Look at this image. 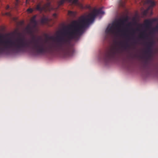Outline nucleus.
<instances>
[{
    "instance_id": "nucleus-1",
    "label": "nucleus",
    "mask_w": 158,
    "mask_h": 158,
    "mask_svg": "<svg viewBox=\"0 0 158 158\" xmlns=\"http://www.w3.org/2000/svg\"><path fill=\"white\" fill-rule=\"evenodd\" d=\"M64 34L67 39L60 36L55 38L47 35L46 40L44 43L39 41L40 38L35 40L33 35L32 40L28 41L23 38L7 37L12 33L7 34L5 36L0 33V55L9 52L18 53L31 48L38 55L55 51L68 56V29L64 31Z\"/></svg>"
},
{
    "instance_id": "nucleus-2",
    "label": "nucleus",
    "mask_w": 158,
    "mask_h": 158,
    "mask_svg": "<svg viewBox=\"0 0 158 158\" xmlns=\"http://www.w3.org/2000/svg\"><path fill=\"white\" fill-rule=\"evenodd\" d=\"M129 18L127 16L123 19H120L118 21L115 23H113L110 26H108L106 30V33L107 34H114L116 32V31L120 32V27L121 25H124L125 22L128 21Z\"/></svg>"
},
{
    "instance_id": "nucleus-3",
    "label": "nucleus",
    "mask_w": 158,
    "mask_h": 158,
    "mask_svg": "<svg viewBox=\"0 0 158 158\" xmlns=\"http://www.w3.org/2000/svg\"><path fill=\"white\" fill-rule=\"evenodd\" d=\"M118 53V50L115 48H112L108 52H105L103 55V59L106 63L111 61L114 60Z\"/></svg>"
},
{
    "instance_id": "nucleus-4",
    "label": "nucleus",
    "mask_w": 158,
    "mask_h": 158,
    "mask_svg": "<svg viewBox=\"0 0 158 158\" xmlns=\"http://www.w3.org/2000/svg\"><path fill=\"white\" fill-rule=\"evenodd\" d=\"M36 16H33L31 20V22L33 24V27H32L30 25H28L26 28L25 30L30 35H33V28L35 27L37 24V22L35 20Z\"/></svg>"
},
{
    "instance_id": "nucleus-5",
    "label": "nucleus",
    "mask_w": 158,
    "mask_h": 158,
    "mask_svg": "<svg viewBox=\"0 0 158 158\" xmlns=\"http://www.w3.org/2000/svg\"><path fill=\"white\" fill-rule=\"evenodd\" d=\"M36 9V10L40 11H50L53 9V8L52 6L51 3L48 2L45 4L43 6L41 7L40 4H38L37 5Z\"/></svg>"
},
{
    "instance_id": "nucleus-6",
    "label": "nucleus",
    "mask_w": 158,
    "mask_h": 158,
    "mask_svg": "<svg viewBox=\"0 0 158 158\" xmlns=\"http://www.w3.org/2000/svg\"><path fill=\"white\" fill-rule=\"evenodd\" d=\"M65 2L70 3L72 5L80 6L81 8H83V6L79 3L78 0H61L59 2L58 4L59 5H61L63 4Z\"/></svg>"
},
{
    "instance_id": "nucleus-7",
    "label": "nucleus",
    "mask_w": 158,
    "mask_h": 158,
    "mask_svg": "<svg viewBox=\"0 0 158 158\" xmlns=\"http://www.w3.org/2000/svg\"><path fill=\"white\" fill-rule=\"evenodd\" d=\"M154 44L153 40L149 42L147 44V49L146 51V53L148 54L149 56H151L152 53V47Z\"/></svg>"
},
{
    "instance_id": "nucleus-8",
    "label": "nucleus",
    "mask_w": 158,
    "mask_h": 158,
    "mask_svg": "<svg viewBox=\"0 0 158 158\" xmlns=\"http://www.w3.org/2000/svg\"><path fill=\"white\" fill-rule=\"evenodd\" d=\"M118 45L119 46L121 49L122 50H123V48L126 49L130 47L129 45L127 42H123L121 41L119 43Z\"/></svg>"
},
{
    "instance_id": "nucleus-9",
    "label": "nucleus",
    "mask_w": 158,
    "mask_h": 158,
    "mask_svg": "<svg viewBox=\"0 0 158 158\" xmlns=\"http://www.w3.org/2000/svg\"><path fill=\"white\" fill-rule=\"evenodd\" d=\"M152 22L149 19H146L144 21V24H140L139 25V26L142 27V26L144 25L147 28H148L150 27L152 24Z\"/></svg>"
},
{
    "instance_id": "nucleus-10",
    "label": "nucleus",
    "mask_w": 158,
    "mask_h": 158,
    "mask_svg": "<svg viewBox=\"0 0 158 158\" xmlns=\"http://www.w3.org/2000/svg\"><path fill=\"white\" fill-rule=\"evenodd\" d=\"M68 14L72 17H74L76 15V12L75 11L69 10L68 12Z\"/></svg>"
},
{
    "instance_id": "nucleus-11",
    "label": "nucleus",
    "mask_w": 158,
    "mask_h": 158,
    "mask_svg": "<svg viewBox=\"0 0 158 158\" xmlns=\"http://www.w3.org/2000/svg\"><path fill=\"white\" fill-rule=\"evenodd\" d=\"M147 37V35L145 34L144 32L141 33L139 35V37L142 39L146 38V37Z\"/></svg>"
},
{
    "instance_id": "nucleus-12",
    "label": "nucleus",
    "mask_w": 158,
    "mask_h": 158,
    "mask_svg": "<svg viewBox=\"0 0 158 158\" xmlns=\"http://www.w3.org/2000/svg\"><path fill=\"white\" fill-rule=\"evenodd\" d=\"M48 21V18H42L41 20V23L43 24H45L47 23Z\"/></svg>"
},
{
    "instance_id": "nucleus-13",
    "label": "nucleus",
    "mask_w": 158,
    "mask_h": 158,
    "mask_svg": "<svg viewBox=\"0 0 158 158\" xmlns=\"http://www.w3.org/2000/svg\"><path fill=\"white\" fill-rule=\"evenodd\" d=\"M148 3L150 4L151 7H153L155 5V2L152 0H149L148 1Z\"/></svg>"
},
{
    "instance_id": "nucleus-14",
    "label": "nucleus",
    "mask_w": 158,
    "mask_h": 158,
    "mask_svg": "<svg viewBox=\"0 0 158 158\" xmlns=\"http://www.w3.org/2000/svg\"><path fill=\"white\" fill-rule=\"evenodd\" d=\"M3 15H6L8 16H11V14L10 12H6L4 14H3Z\"/></svg>"
},
{
    "instance_id": "nucleus-15",
    "label": "nucleus",
    "mask_w": 158,
    "mask_h": 158,
    "mask_svg": "<svg viewBox=\"0 0 158 158\" xmlns=\"http://www.w3.org/2000/svg\"><path fill=\"white\" fill-rule=\"evenodd\" d=\"M148 10H144L143 12V13H142V14H143V15H144V16L146 15L148 13Z\"/></svg>"
},
{
    "instance_id": "nucleus-16",
    "label": "nucleus",
    "mask_w": 158,
    "mask_h": 158,
    "mask_svg": "<svg viewBox=\"0 0 158 158\" xmlns=\"http://www.w3.org/2000/svg\"><path fill=\"white\" fill-rule=\"evenodd\" d=\"M27 11L30 13H31L33 11V9L29 8L27 9Z\"/></svg>"
},
{
    "instance_id": "nucleus-17",
    "label": "nucleus",
    "mask_w": 158,
    "mask_h": 158,
    "mask_svg": "<svg viewBox=\"0 0 158 158\" xmlns=\"http://www.w3.org/2000/svg\"><path fill=\"white\" fill-rule=\"evenodd\" d=\"M9 8V6L8 5H7V6L6 7V10L8 9Z\"/></svg>"
},
{
    "instance_id": "nucleus-18",
    "label": "nucleus",
    "mask_w": 158,
    "mask_h": 158,
    "mask_svg": "<svg viewBox=\"0 0 158 158\" xmlns=\"http://www.w3.org/2000/svg\"><path fill=\"white\" fill-rule=\"evenodd\" d=\"M53 16L54 17H56V14L55 13H54L53 14Z\"/></svg>"
},
{
    "instance_id": "nucleus-19",
    "label": "nucleus",
    "mask_w": 158,
    "mask_h": 158,
    "mask_svg": "<svg viewBox=\"0 0 158 158\" xmlns=\"http://www.w3.org/2000/svg\"><path fill=\"white\" fill-rule=\"evenodd\" d=\"M131 23H129L127 24V25L128 26H131Z\"/></svg>"
},
{
    "instance_id": "nucleus-20",
    "label": "nucleus",
    "mask_w": 158,
    "mask_h": 158,
    "mask_svg": "<svg viewBox=\"0 0 158 158\" xmlns=\"http://www.w3.org/2000/svg\"><path fill=\"white\" fill-rule=\"evenodd\" d=\"M156 30L158 31V27H156Z\"/></svg>"
},
{
    "instance_id": "nucleus-21",
    "label": "nucleus",
    "mask_w": 158,
    "mask_h": 158,
    "mask_svg": "<svg viewBox=\"0 0 158 158\" xmlns=\"http://www.w3.org/2000/svg\"><path fill=\"white\" fill-rule=\"evenodd\" d=\"M88 8H90V6H88Z\"/></svg>"
},
{
    "instance_id": "nucleus-22",
    "label": "nucleus",
    "mask_w": 158,
    "mask_h": 158,
    "mask_svg": "<svg viewBox=\"0 0 158 158\" xmlns=\"http://www.w3.org/2000/svg\"><path fill=\"white\" fill-rule=\"evenodd\" d=\"M134 43H135V41H134Z\"/></svg>"
},
{
    "instance_id": "nucleus-23",
    "label": "nucleus",
    "mask_w": 158,
    "mask_h": 158,
    "mask_svg": "<svg viewBox=\"0 0 158 158\" xmlns=\"http://www.w3.org/2000/svg\"><path fill=\"white\" fill-rule=\"evenodd\" d=\"M18 0H16V1H17Z\"/></svg>"
}]
</instances>
